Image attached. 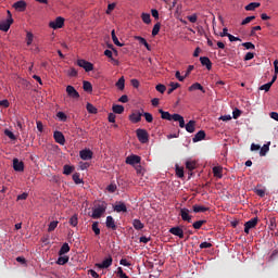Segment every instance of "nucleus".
Returning a JSON list of instances; mask_svg holds the SVG:
<instances>
[{
	"mask_svg": "<svg viewBox=\"0 0 278 278\" xmlns=\"http://www.w3.org/2000/svg\"><path fill=\"white\" fill-rule=\"evenodd\" d=\"M159 112L161 113V118H163V121H175L176 123H179V127L181 129L186 127V121L180 114L175 113L172 115L169 112H166L162 109H160Z\"/></svg>",
	"mask_w": 278,
	"mask_h": 278,
	"instance_id": "f257e3e1",
	"label": "nucleus"
},
{
	"mask_svg": "<svg viewBox=\"0 0 278 278\" xmlns=\"http://www.w3.org/2000/svg\"><path fill=\"white\" fill-rule=\"evenodd\" d=\"M105 210H108V204H105V202H102L98 205H96L92 208V214H91V218H101L103 216V214H105Z\"/></svg>",
	"mask_w": 278,
	"mask_h": 278,
	"instance_id": "f03ea898",
	"label": "nucleus"
},
{
	"mask_svg": "<svg viewBox=\"0 0 278 278\" xmlns=\"http://www.w3.org/2000/svg\"><path fill=\"white\" fill-rule=\"evenodd\" d=\"M137 138L141 144H147L149 142V132L146 129L138 128L136 130Z\"/></svg>",
	"mask_w": 278,
	"mask_h": 278,
	"instance_id": "7ed1b4c3",
	"label": "nucleus"
},
{
	"mask_svg": "<svg viewBox=\"0 0 278 278\" xmlns=\"http://www.w3.org/2000/svg\"><path fill=\"white\" fill-rule=\"evenodd\" d=\"M77 65L80 67V68H84L86 71V73H90V71H94V65L84 59H79L77 61Z\"/></svg>",
	"mask_w": 278,
	"mask_h": 278,
	"instance_id": "20e7f679",
	"label": "nucleus"
},
{
	"mask_svg": "<svg viewBox=\"0 0 278 278\" xmlns=\"http://www.w3.org/2000/svg\"><path fill=\"white\" fill-rule=\"evenodd\" d=\"M51 29H62L64 27V17L59 16L53 22L49 23Z\"/></svg>",
	"mask_w": 278,
	"mask_h": 278,
	"instance_id": "39448f33",
	"label": "nucleus"
},
{
	"mask_svg": "<svg viewBox=\"0 0 278 278\" xmlns=\"http://www.w3.org/2000/svg\"><path fill=\"white\" fill-rule=\"evenodd\" d=\"M258 220L260 219L257 217H254V218L248 220L244 224V233H249L251 231V229H255V227H257Z\"/></svg>",
	"mask_w": 278,
	"mask_h": 278,
	"instance_id": "423d86ee",
	"label": "nucleus"
},
{
	"mask_svg": "<svg viewBox=\"0 0 278 278\" xmlns=\"http://www.w3.org/2000/svg\"><path fill=\"white\" fill-rule=\"evenodd\" d=\"M140 162H142V157L136 155V154H131L129 156L126 157L125 163L129 164V166H136V164H140Z\"/></svg>",
	"mask_w": 278,
	"mask_h": 278,
	"instance_id": "0eeeda50",
	"label": "nucleus"
},
{
	"mask_svg": "<svg viewBox=\"0 0 278 278\" xmlns=\"http://www.w3.org/2000/svg\"><path fill=\"white\" fill-rule=\"evenodd\" d=\"M143 111L140 112L139 110L132 111V113L129 115V121L134 124L140 123L142 121Z\"/></svg>",
	"mask_w": 278,
	"mask_h": 278,
	"instance_id": "6e6552de",
	"label": "nucleus"
},
{
	"mask_svg": "<svg viewBox=\"0 0 278 278\" xmlns=\"http://www.w3.org/2000/svg\"><path fill=\"white\" fill-rule=\"evenodd\" d=\"M14 23V18H7L0 22V31H10V27Z\"/></svg>",
	"mask_w": 278,
	"mask_h": 278,
	"instance_id": "1a4fd4ad",
	"label": "nucleus"
},
{
	"mask_svg": "<svg viewBox=\"0 0 278 278\" xmlns=\"http://www.w3.org/2000/svg\"><path fill=\"white\" fill-rule=\"evenodd\" d=\"M53 138L55 142H58V144H66V138L64 137V134H62V131L55 130L53 134Z\"/></svg>",
	"mask_w": 278,
	"mask_h": 278,
	"instance_id": "9d476101",
	"label": "nucleus"
},
{
	"mask_svg": "<svg viewBox=\"0 0 278 278\" xmlns=\"http://www.w3.org/2000/svg\"><path fill=\"white\" fill-rule=\"evenodd\" d=\"M13 169L16 173H23V170H25V163L18 159H13Z\"/></svg>",
	"mask_w": 278,
	"mask_h": 278,
	"instance_id": "9b49d317",
	"label": "nucleus"
},
{
	"mask_svg": "<svg viewBox=\"0 0 278 278\" xmlns=\"http://www.w3.org/2000/svg\"><path fill=\"white\" fill-rule=\"evenodd\" d=\"M112 262H114V260L112 258V256H109L106 258H104L102 261V263H97L96 266L97 268H110V266H112Z\"/></svg>",
	"mask_w": 278,
	"mask_h": 278,
	"instance_id": "f8f14e48",
	"label": "nucleus"
},
{
	"mask_svg": "<svg viewBox=\"0 0 278 278\" xmlns=\"http://www.w3.org/2000/svg\"><path fill=\"white\" fill-rule=\"evenodd\" d=\"M66 92H67V96L71 97V99H79V92L73 86H71V85L67 86Z\"/></svg>",
	"mask_w": 278,
	"mask_h": 278,
	"instance_id": "ddd939ff",
	"label": "nucleus"
},
{
	"mask_svg": "<svg viewBox=\"0 0 278 278\" xmlns=\"http://www.w3.org/2000/svg\"><path fill=\"white\" fill-rule=\"evenodd\" d=\"M13 8L17 12H25V10H27V2L20 0L17 2L13 3Z\"/></svg>",
	"mask_w": 278,
	"mask_h": 278,
	"instance_id": "4468645a",
	"label": "nucleus"
},
{
	"mask_svg": "<svg viewBox=\"0 0 278 278\" xmlns=\"http://www.w3.org/2000/svg\"><path fill=\"white\" fill-rule=\"evenodd\" d=\"M184 127H185L186 131H188V134H194V131L197 129V122L191 119L187 124H185Z\"/></svg>",
	"mask_w": 278,
	"mask_h": 278,
	"instance_id": "2eb2a0df",
	"label": "nucleus"
},
{
	"mask_svg": "<svg viewBox=\"0 0 278 278\" xmlns=\"http://www.w3.org/2000/svg\"><path fill=\"white\" fill-rule=\"evenodd\" d=\"M180 216H181L182 220H186L187 223H192V216L190 215V210L181 208Z\"/></svg>",
	"mask_w": 278,
	"mask_h": 278,
	"instance_id": "dca6fc26",
	"label": "nucleus"
},
{
	"mask_svg": "<svg viewBox=\"0 0 278 278\" xmlns=\"http://www.w3.org/2000/svg\"><path fill=\"white\" fill-rule=\"evenodd\" d=\"M79 155H80V160L88 161V160H92L93 153L91 152L90 149H85L79 152Z\"/></svg>",
	"mask_w": 278,
	"mask_h": 278,
	"instance_id": "f3484780",
	"label": "nucleus"
},
{
	"mask_svg": "<svg viewBox=\"0 0 278 278\" xmlns=\"http://www.w3.org/2000/svg\"><path fill=\"white\" fill-rule=\"evenodd\" d=\"M114 212H117V214H121V212H127V205L125 202H116V204L113 206Z\"/></svg>",
	"mask_w": 278,
	"mask_h": 278,
	"instance_id": "a211bd4d",
	"label": "nucleus"
},
{
	"mask_svg": "<svg viewBox=\"0 0 278 278\" xmlns=\"http://www.w3.org/2000/svg\"><path fill=\"white\" fill-rule=\"evenodd\" d=\"M169 233H172L173 236H177L180 239H184V229H181L179 226L172 227L169 229Z\"/></svg>",
	"mask_w": 278,
	"mask_h": 278,
	"instance_id": "6ab92c4d",
	"label": "nucleus"
},
{
	"mask_svg": "<svg viewBox=\"0 0 278 278\" xmlns=\"http://www.w3.org/2000/svg\"><path fill=\"white\" fill-rule=\"evenodd\" d=\"M200 62L202 66H205L207 71H212V61L207 56H201Z\"/></svg>",
	"mask_w": 278,
	"mask_h": 278,
	"instance_id": "aec40b11",
	"label": "nucleus"
},
{
	"mask_svg": "<svg viewBox=\"0 0 278 278\" xmlns=\"http://www.w3.org/2000/svg\"><path fill=\"white\" fill-rule=\"evenodd\" d=\"M106 227L108 229H112L113 231H116V222L114 220V217L112 216L106 217Z\"/></svg>",
	"mask_w": 278,
	"mask_h": 278,
	"instance_id": "412c9836",
	"label": "nucleus"
},
{
	"mask_svg": "<svg viewBox=\"0 0 278 278\" xmlns=\"http://www.w3.org/2000/svg\"><path fill=\"white\" fill-rule=\"evenodd\" d=\"M189 92H194V90H200L205 93V88L202 87L200 83H194L188 88Z\"/></svg>",
	"mask_w": 278,
	"mask_h": 278,
	"instance_id": "4be33fe9",
	"label": "nucleus"
},
{
	"mask_svg": "<svg viewBox=\"0 0 278 278\" xmlns=\"http://www.w3.org/2000/svg\"><path fill=\"white\" fill-rule=\"evenodd\" d=\"M274 81H277V75L273 76L271 81L261 86L260 90H265V92H268V90H270V88L273 87Z\"/></svg>",
	"mask_w": 278,
	"mask_h": 278,
	"instance_id": "5701e85b",
	"label": "nucleus"
},
{
	"mask_svg": "<svg viewBox=\"0 0 278 278\" xmlns=\"http://www.w3.org/2000/svg\"><path fill=\"white\" fill-rule=\"evenodd\" d=\"M201 140H205V132L204 130H199L194 137L192 138L193 142H201Z\"/></svg>",
	"mask_w": 278,
	"mask_h": 278,
	"instance_id": "b1692460",
	"label": "nucleus"
},
{
	"mask_svg": "<svg viewBox=\"0 0 278 278\" xmlns=\"http://www.w3.org/2000/svg\"><path fill=\"white\" fill-rule=\"evenodd\" d=\"M213 175H214V177H217V179H223V167L214 166L213 167Z\"/></svg>",
	"mask_w": 278,
	"mask_h": 278,
	"instance_id": "393cba45",
	"label": "nucleus"
},
{
	"mask_svg": "<svg viewBox=\"0 0 278 278\" xmlns=\"http://www.w3.org/2000/svg\"><path fill=\"white\" fill-rule=\"evenodd\" d=\"M132 227L137 231H140V230L144 229V224L140 219H134L132 220Z\"/></svg>",
	"mask_w": 278,
	"mask_h": 278,
	"instance_id": "a878e982",
	"label": "nucleus"
},
{
	"mask_svg": "<svg viewBox=\"0 0 278 278\" xmlns=\"http://www.w3.org/2000/svg\"><path fill=\"white\" fill-rule=\"evenodd\" d=\"M135 39L138 40V42H140V45H143V47H146V49L148 51H151V46L149 45V42H147V39H144L141 36H137V37H135Z\"/></svg>",
	"mask_w": 278,
	"mask_h": 278,
	"instance_id": "bb28decb",
	"label": "nucleus"
},
{
	"mask_svg": "<svg viewBox=\"0 0 278 278\" xmlns=\"http://www.w3.org/2000/svg\"><path fill=\"white\" fill-rule=\"evenodd\" d=\"M192 208H193V212L195 213V214H199V213H203V212H208L210 211V207H205V206H201V205H193L192 206Z\"/></svg>",
	"mask_w": 278,
	"mask_h": 278,
	"instance_id": "cd10ccee",
	"label": "nucleus"
},
{
	"mask_svg": "<svg viewBox=\"0 0 278 278\" xmlns=\"http://www.w3.org/2000/svg\"><path fill=\"white\" fill-rule=\"evenodd\" d=\"M70 251H71V245H68V243H63V245L59 251V255H66V253H68Z\"/></svg>",
	"mask_w": 278,
	"mask_h": 278,
	"instance_id": "c85d7f7f",
	"label": "nucleus"
},
{
	"mask_svg": "<svg viewBox=\"0 0 278 278\" xmlns=\"http://www.w3.org/2000/svg\"><path fill=\"white\" fill-rule=\"evenodd\" d=\"M112 111L114 112V114H123V112H125V106L121 104H115L113 105Z\"/></svg>",
	"mask_w": 278,
	"mask_h": 278,
	"instance_id": "c756f323",
	"label": "nucleus"
},
{
	"mask_svg": "<svg viewBox=\"0 0 278 278\" xmlns=\"http://www.w3.org/2000/svg\"><path fill=\"white\" fill-rule=\"evenodd\" d=\"M268 151H270V142H268L267 144H264L261 148V151H260L261 157H264L266 155V153H268Z\"/></svg>",
	"mask_w": 278,
	"mask_h": 278,
	"instance_id": "7c9ffc66",
	"label": "nucleus"
},
{
	"mask_svg": "<svg viewBox=\"0 0 278 278\" xmlns=\"http://www.w3.org/2000/svg\"><path fill=\"white\" fill-rule=\"evenodd\" d=\"M118 90H125V77L122 76L115 84Z\"/></svg>",
	"mask_w": 278,
	"mask_h": 278,
	"instance_id": "2f4dec72",
	"label": "nucleus"
},
{
	"mask_svg": "<svg viewBox=\"0 0 278 278\" xmlns=\"http://www.w3.org/2000/svg\"><path fill=\"white\" fill-rule=\"evenodd\" d=\"M68 260H70L68 256L60 255L58 261H56V264H59V266H64V264H68Z\"/></svg>",
	"mask_w": 278,
	"mask_h": 278,
	"instance_id": "473e14b6",
	"label": "nucleus"
},
{
	"mask_svg": "<svg viewBox=\"0 0 278 278\" xmlns=\"http://www.w3.org/2000/svg\"><path fill=\"white\" fill-rule=\"evenodd\" d=\"M260 8V2H251L248 5H245L247 12H253V10Z\"/></svg>",
	"mask_w": 278,
	"mask_h": 278,
	"instance_id": "72a5a7b5",
	"label": "nucleus"
},
{
	"mask_svg": "<svg viewBox=\"0 0 278 278\" xmlns=\"http://www.w3.org/2000/svg\"><path fill=\"white\" fill-rule=\"evenodd\" d=\"M170 88L167 90V94H173L177 88H180L181 85L179 83H170L169 84Z\"/></svg>",
	"mask_w": 278,
	"mask_h": 278,
	"instance_id": "f704fd0d",
	"label": "nucleus"
},
{
	"mask_svg": "<svg viewBox=\"0 0 278 278\" xmlns=\"http://www.w3.org/2000/svg\"><path fill=\"white\" fill-rule=\"evenodd\" d=\"M31 42H34V33L27 31L26 33V45H27V47H31Z\"/></svg>",
	"mask_w": 278,
	"mask_h": 278,
	"instance_id": "c9c22d12",
	"label": "nucleus"
},
{
	"mask_svg": "<svg viewBox=\"0 0 278 278\" xmlns=\"http://www.w3.org/2000/svg\"><path fill=\"white\" fill-rule=\"evenodd\" d=\"M83 88L85 92H92V84L88 80H84Z\"/></svg>",
	"mask_w": 278,
	"mask_h": 278,
	"instance_id": "e433bc0d",
	"label": "nucleus"
},
{
	"mask_svg": "<svg viewBox=\"0 0 278 278\" xmlns=\"http://www.w3.org/2000/svg\"><path fill=\"white\" fill-rule=\"evenodd\" d=\"M186 168L190 170V173H192V170H194L197 168V162L194 161H187L186 162Z\"/></svg>",
	"mask_w": 278,
	"mask_h": 278,
	"instance_id": "4c0bfd02",
	"label": "nucleus"
},
{
	"mask_svg": "<svg viewBox=\"0 0 278 278\" xmlns=\"http://www.w3.org/2000/svg\"><path fill=\"white\" fill-rule=\"evenodd\" d=\"M111 36H112V40H113L114 45H116V47H123V43H121V41H118V37H116V31L114 29L111 31Z\"/></svg>",
	"mask_w": 278,
	"mask_h": 278,
	"instance_id": "58836bf2",
	"label": "nucleus"
},
{
	"mask_svg": "<svg viewBox=\"0 0 278 278\" xmlns=\"http://www.w3.org/2000/svg\"><path fill=\"white\" fill-rule=\"evenodd\" d=\"M75 170V167L71 165L63 166V175H71Z\"/></svg>",
	"mask_w": 278,
	"mask_h": 278,
	"instance_id": "ea45409f",
	"label": "nucleus"
},
{
	"mask_svg": "<svg viewBox=\"0 0 278 278\" xmlns=\"http://www.w3.org/2000/svg\"><path fill=\"white\" fill-rule=\"evenodd\" d=\"M91 229L96 236H99L101 233V229L99 228V222H93Z\"/></svg>",
	"mask_w": 278,
	"mask_h": 278,
	"instance_id": "a19ab883",
	"label": "nucleus"
},
{
	"mask_svg": "<svg viewBox=\"0 0 278 278\" xmlns=\"http://www.w3.org/2000/svg\"><path fill=\"white\" fill-rule=\"evenodd\" d=\"M141 18H142L143 23H146V25L151 24V14L142 13Z\"/></svg>",
	"mask_w": 278,
	"mask_h": 278,
	"instance_id": "79ce46f5",
	"label": "nucleus"
},
{
	"mask_svg": "<svg viewBox=\"0 0 278 278\" xmlns=\"http://www.w3.org/2000/svg\"><path fill=\"white\" fill-rule=\"evenodd\" d=\"M162 27V24L159 22L156 23L154 26H153V29H152V36L155 37L157 36V34H160V29Z\"/></svg>",
	"mask_w": 278,
	"mask_h": 278,
	"instance_id": "37998d69",
	"label": "nucleus"
},
{
	"mask_svg": "<svg viewBox=\"0 0 278 278\" xmlns=\"http://www.w3.org/2000/svg\"><path fill=\"white\" fill-rule=\"evenodd\" d=\"M70 225L72 227H77V225H79V219L77 218V215H73L71 218H70Z\"/></svg>",
	"mask_w": 278,
	"mask_h": 278,
	"instance_id": "c03bdc74",
	"label": "nucleus"
},
{
	"mask_svg": "<svg viewBox=\"0 0 278 278\" xmlns=\"http://www.w3.org/2000/svg\"><path fill=\"white\" fill-rule=\"evenodd\" d=\"M73 181L76 185L84 184V180H81L79 173L73 174Z\"/></svg>",
	"mask_w": 278,
	"mask_h": 278,
	"instance_id": "a18cd8bd",
	"label": "nucleus"
},
{
	"mask_svg": "<svg viewBox=\"0 0 278 278\" xmlns=\"http://www.w3.org/2000/svg\"><path fill=\"white\" fill-rule=\"evenodd\" d=\"M205 223H207L206 220H198V222H194L192 227L193 229H201V227H203V225H205Z\"/></svg>",
	"mask_w": 278,
	"mask_h": 278,
	"instance_id": "49530a36",
	"label": "nucleus"
},
{
	"mask_svg": "<svg viewBox=\"0 0 278 278\" xmlns=\"http://www.w3.org/2000/svg\"><path fill=\"white\" fill-rule=\"evenodd\" d=\"M4 136L10 138V140H16V135H14V132H12V130H10V129L4 130Z\"/></svg>",
	"mask_w": 278,
	"mask_h": 278,
	"instance_id": "de8ad7c7",
	"label": "nucleus"
},
{
	"mask_svg": "<svg viewBox=\"0 0 278 278\" xmlns=\"http://www.w3.org/2000/svg\"><path fill=\"white\" fill-rule=\"evenodd\" d=\"M56 117H58L62 123H66V121H67V118H68L64 112H59V113H56Z\"/></svg>",
	"mask_w": 278,
	"mask_h": 278,
	"instance_id": "09e8293b",
	"label": "nucleus"
},
{
	"mask_svg": "<svg viewBox=\"0 0 278 278\" xmlns=\"http://www.w3.org/2000/svg\"><path fill=\"white\" fill-rule=\"evenodd\" d=\"M87 112H89V114H97L98 110L91 103H87Z\"/></svg>",
	"mask_w": 278,
	"mask_h": 278,
	"instance_id": "8fccbe9b",
	"label": "nucleus"
},
{
	"mask_svg": "<svg viewBox=\"0 0 278 278\" xmlns=\"http://www.w3.org/2000/svg\"><path fill=\"white\" fill-rule=\"evenodd\" d=\"M58 228V220H53L49 224V227H48V231H55V229Z\"/></svg>",
	"mask_w": 278,
	"mask_h": 278,
	"instance_id": "3c124183",
	"label": "nucleus"
},
{
	"mask_svg": "<svg viewBox=\"0 0 278 278\" xmlns=\"http://www.w3.org/2000/svg\"><path fill=\"white\" fill-rule=\"evenodd\" d=\"M115 8H116V3L115 2L110 3L108 5V9H106V14H112V12H114Z\"/></svg>",
	"mask_w": 278,
	"mask_h": 278,
	"instance_id": "603ef678",
	"label": "nucleus"
},
{
	"mask_svg": "<svg viewBox=\"0 0 278 278\" xmlns=\"http://www.w3.org/2000/svg\"><path fill=\"white\" fill-rule=\"evenodd\" d=\"M155 88H156L157 92H161V94H164L166 92V86H164L162 84L156 85Z\"/></svg>",
	"mask_w": 278,
	"mask_h": 278,
	"instance_id": "864d4df0",
	"label": "nucleus"
},
{
	"mask_svg": "<svg viewBox=\"0 0 278 278\" xmlns=\"http://www.w3.org/2000/svg\"><path fill=\"white\" fill-rule=\"evenodd\" d=\"M251 21H255V16H254V15L245 17V18L241 22V25H249V23H251Z\"/></svg>",
	"mask_w": 278,
	"mask_h": 278,
	"instance_id": "5fc2aeb1",
	"label": "nucleus"
},
{
	"mask_svg": "<svg viewBox=\"0 0 278 278\" xmlns=\"http://www.w3.org/2000/svg\"><path fill=\"white\" fill-rule=\"evenodd\" d=\"M142 116H144L147 123H153V115L151 113L143 112Z\"/></svg>",
	"mask_w": 278,
	"mask_h": 278,
	"instance_id": "6e6d98bb",
	"label": "nucleus"
},
{
	"mask_svg": "<svg viewBox=\"0 0 278 278\" xmlns=\"http://www.w3.org/2000/svg\"><path fill=\"white\" fill-rule=\"evenodd\" d=\"M108 192L114 193L117 190L116 184H111L106 187Z\"/></svg>",
	"mask_w": 278,
	"mask_h": 278,
	"instance_id": "4d7b16f0",
	"label": "nucleus"
},
{
	"mask_svg": "<svg viewBox=\"0 0 278 278\" xmlns=\"http://www.w3.org/2000/svg\"><path fill=\"white\" fill-rule=\"evenodd\" d=\"M117 276H119L121 278H129V276H127V274L123 271V267L117 268Z\"/></svg>",
	"mask_w": 278,
	"mask_h": 278,
	"instance_id": "13d9d810",
	"label": "nucleus"
},
{
	"mask_svg": "<svg viewBox=\"0 0 278 278\" xmlns=\"http://www.w3.org/2000/svg\"><path fill=\"white\" fill-rule=\"evenodd\" d=\"M67 75H68L70 77H77V75H78L77 70H75V67H72V68L68 71Z\"/></svg>",
	"mask_w": 278,
	"mask_h": 278,
	"instance_id": "bf43d9fd",
	"label": "nucleus"
},
{
	"mask_svg": "<svg viewBox=\"0 0 278 278\" xmlns=\"http://www.w3.org/2000/svg\"><path fill=\"white\" fill-rule=\"evenodd\" d=\"M200 249H212V243L204 241L200 244Z\"/></svg>",
	"mask_w": 278,
	"mask_h": 278,
	"instance_id": "052dcab7",
	"label": "nucleus"
},
{
	"mask_svg": "<svg viewBox=\"0 0 278 278\" xmlns=\"http://www.w3.org/2000/svg\"><path fill=\"white\" fill-rule=\"evenodd\" d=\"M242 47L245 49H255V45H253V42H243Z\"/></svg>",
	"mask_w": 278,
	"mask_h": 278,
	"instance_id": "680f3d73",
	"label": "nucleus"
},
{
	"mask_svg": "<svg viewBox=\"0 0 278 278\" xmlns=\"http://www.w3.org/2000/svg\"><path fill=\"white\" fill-rule=\"evenodd\" d=\"M176 175H177V177H180V178L184 177V168L177 166L176 167Z\"/></svg>",
	"mask_w": 278,
	"mask_h": 278,
	"instance_id": "e2e57ef3",
	"label": "nucleus"
},
{
	"mask_svg": "<svg viewBox=\"0 0 278 278\" xmlns=\"http://www.w3.org/2000/svg\"><path fill=\"white\" fill-rule=\"evenodd\" d=\"M240 114H242V111H240L239 109H236L232 112V118H240Z\"/></svg>",
	"mask_w": 278,
	"mask_h": 278,
	"instance_id": "0e129e2a",
	"label": "nucleus"
},
{
	"mask_svg": "<svg viewBox=\"0 0 278 278\" xmlns=\"http://www.w3.org/2000/svg\"><path fill=\"white\" fill-rule=\"evenodd\" d=\"M175 77L178 79V81H184L186 79V76H181L179 71L176 72Z\"/></svg>",
	"mask_w": 278,
	"mask_h": 278,
	"instance_id": "69168bd1",
	"label": "nucleus"
},
{
	"mask_svg": "<svg viewBox=\"0 0 278 278\" xmlns=\"http://www.w3.org/2000/svg\"><path fill=\"white\" fill-rule=\"evenodd\" d=\"M1 108H10V101L8 100H0Z\"/></svg>",
	"mask_w": 278,
	"mask_h": 278,
	"instance_id": "338daca9",
	"label": "nucleus"
},
{
	"mask_svg": "<svg viewBox=\"0 0 278 278\" xmlns=\"http://www.w3.org/2000/svg\"><path fill=\"white\" fill-rule=\"evenodd\" d=\"M187 18L190 23H197L198 20L197 14L189 15Z\"/></svg>",
	"mask_w": 278,
	"mask_h": 278,
	"instance_id": "774afa93",
	"label": "nucleus"
}]
</instances>
